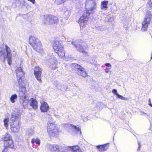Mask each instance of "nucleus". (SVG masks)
<instances>
[{
	"instance_id": "1",
	"label": "nucleus",
	"mask_w": 152,
	"mask_h": 152,
	"mask_svg": "<svg viewBox=\"0 0 152 152\" xmlns=\"http://www.w3.org/2000/svg\"><path fill=\"white\" fill-rule=\"evenodd\" d=\"M18 85L19 91L18 96L21 99L26 98L25 94L26 88L24 85V79L25 77V73L21 67H18L15 70Z\"/></svg>"
},
{
	"instance_id": "2",
	"label": "nucleus",
	"mask_w": 152,
	"mask_h": 152,
	"mask_svg": "<svg viewBox=\"0 0 152 152\" xmlns=\"http://www.w3.org/2000/svg\"><path fill=\"white\" fill-rule=\"evenodd\" d=\"M29 43L34 50L41 53H44L41 42L38 39L31 36L29 38Z\"/></svg>"
},
{
	"instance_id": "3",
	"label": "nucleus",
	"mask_w": 152,
	"mask_h": 152,
	"mask_svg": "<svg viewBox=\"0 0 152 152\" xmlns=\"http://www.w3.org/2000/svg\"><path fill=\"white\" fill-rule=\"evenodd\" d=\"M52 45L55 52L58 54L59 58H62L65 56L64 46L60 41L54 40L52 41Z\"/></svg>"
},
{
	"instance_id": "4",
	"label": "nucleus",
	"mask_w": 152,
	"mask_h": 152,
	"mask_svg": "<svg viewBox=\"0 0 152 152\" xmlns=\"http://www.w3.org/2000/svg\"><path fill=\"white\" fill-rule=\"evenodd\" d=\"M148 11L143 21L142 22L141 30L143 31L148 30V26L150 23L152 18V8Z\"/></svg>"
},
{
	"instance_id": "5",
	"label": "nucleus",
	"mask_w": 152,
	"mask_h": 152,
	"mask_svg": "<svg viewBox=\"0 0 152 152\" xmlns=\"http://www.w3.org/2000/svg\"><path fill=\"white\" fill-rule=\"evenodd\" d=\"M10 120V128L11 131L13 132H18L20 126L18 117L14 115H12Z\"/></svg>"
},
{
	"instance_id": "6",
	"label": "nucleus",
	"mask_w": 152,
	"mask_h": 152,
	"mask_svg": "<svg viewBox=\"0 0 152 152\" xmlns=\"http://www.w3.org/2000/svg\"><path fill=\"white\" fill-rule=\"evenodd\" d=\"M4 142V148L8 149V148H13L14 143L12 139V136L9 133H6L2 138Z\"/></svg>"
},
{
	"instance_id": "7",
	"label": "nucleus",
	"mask_w": 152,
	"mask_h": 152,
	"mask_svg": "<svg viewBox=\"0 0 152 152\" xmlns=\"http://www.w3.org/2000/svg\"><path fill=\"white\" fill-rule=\"evenodd\" d=\"M47 129L50 138L57 137L60 132V130L56 125L52 123L48 124Z\"/></svg>"
},
{
	"instance_id": "8",
	"label": "nucleus",
	"mask_w": 152,
	"mask_h": 152,
	"mask_svg": "<svg viewBox=\"0 0 152 152\" xmlns=\"http://www.w3.org/2000/svg\"><path fill=\"white\" fill-rule=\"evenodd\" d=\"M74 70L79 76L85 78L88 76L87 73L85 70V69L81 65L77 64H74Z\"/></svg>"
},
{
	"instance_id": "9",
	"label": "nucleus",
	"mask_w": 152,
	"mask_h": 152,
	"mask_svg": "<svg viewBox=\"0 0 152 152\" xmlns=\"http://www.w3.org/2000/svg\"><path fill=\"white\" fill-rule=\"evenodd\" d=\"M34 74L35 77L39 82L42 83V69L39 66H36L34 68Z\"/></svg>"
},
{
	"instance_id": "10",
	"label": "nucleus",
	"mask_w": 152,
	"mask_h": 152,
	"mask_svg": "<svg viewBox=\"0 0 152 152\" xmlns=\"http://www.w3.org/2000/svg\"><path fill=\"white\" fill-rule=\"evenodd\" d=\"M5 49L6 52V57L7 58V63L10 66L12 64V54L11 50L10 48L6 45H5Z\"/></svg>"
},
{
	"instance_id": "11",
	"label": "nucleus",
	"mask_w": 152,
	"mask_h": 152,
	"mask_svg": "<svg viewBox=\"0 0 152 152\" xmlns=\"http://www.w3.org/2000/svg\"><path fill=\"white\" fill-rule=\"evenodd\" d=\"M77 50L79 52L83 53V54L86 56L88 55V52L86 51L87 47L86 46L79 45H75Z\"/></svg>"
},
{
	"instance_id": "12",
	"label": "nucleus",
	"mask_w": 152,
	"mask_h": 152,
	"mask_svg": "<svg viewBox=\"0 0 152 152\" xmlns=\"http://www.w3.org/2000/svg\"><path fill=\"white\" fill-rule=\"evenodd\" d=\"M90 13L88 12L84 13L79 19L78 22L79 24H81L82 23H84L88 21V16Z\"/></svg>"
},
{
	"instance_id": "13",
	"label": "nucleus",
	"mask_w": 152,
	"mask_h": 152,
	"mask_svg": "<svg viewBox=\"0 0 152 152\" xmlns=\"http://www.w3.org/2000/svg\"><path fill=\"white\" fill-rule=\"evenodd\" d=\"M49 107L48 104L44 101L41 103L40 109L41 112L43 113L47 112L49 110Z\"/></svg>"
},
{
	"instance_id": "14",
	"label": "nucleus",
	"mask_w": 152,
	"mask_h": 152,
	"mask_svg": "<svg viewBox=\"0 0 152 152\" xmlns=\"http://www.w3.org/2000/svg\"><path fill=\"white\" fill-rule=\"evenodd\" d=\"M66 148L70 150L69 152H83L80 147L78 145L66 147Z\"/></svg>"
},
{
	"instance_id": "15",
	"label": "nucleus",
	"mask_w": 152,
	"mask_h": 152,
	"mask_svg": "<svg viewBox=\"0 0 152 152\" xmlns=\"http://www.w3.org/2000/svg\"><path fill=\"white\" fill-rule=\"evenodd\" d=\"M109 147V143L103 145H98L96 146L97 149L99 151L103 152L107 150Z\"/></svg>"
},
{
	"instance_id": "16",
	"label": "nucleus",
	"mask_w": 152,
	"mask_h": 152,
	"mask_svg": "<svg viewBox=\"0 0 152 152\" xmlns=\"http://www.w3.org/2000/svg\"><path fill=\"white\" fill-rule=\"evenodd\" d=\"M38 102L35 99L31 98L30 105L33 109L34 110L37 109L38 108Z\"/></svg>"
},
{
	"instance_id": "17",
	"label": "nucleus",
	"mask_w": 152,
	"mask_h": 152,
	"mask_svg": "<svg viewBox=\"0 0 152 152\" xmlns=\"http://www.w3.org/2000/svg\"><path fill=\"white\" fill-rule=\"evenodd\" d=\"M108 1L104 0L101 2V8L102 10H106L108 8Z\"/></svg>"
},
{
	"instance_id": "18",
	"label": "nucleus",
	"mask_w": 152,
	"mask_h": 152,
	"mask_svg": "<svg viewBox=\"0 0 152 152\" xmlns=\"http://www.w3.org/2000/svg\"><path fill=\"white\" fill-rule=\"evenodd\" d=\"M51 15H48L45 16L44 18L43 19V22L45 24L48 23L50 25V22H51Z\"/></svg>"
},
{
	"instance_id": "19",
	"label": "nucleus",
	"mask_w": 152,
	"mask_h": 152,
	"mask_svg": "<svg viewBox=\"0 0 152 152\" xmlns=\"http://www.w3.org/2000/svg\"><path fill=\"white\" fill-rule=\"evenodd\" d=\"M51 18L50 25L53 24L58 22V19L57 17L51 15Z\"/></svg>"
},
{
	"instance_id": "20",
	"label": "nucleus",
	"mask_w": 152,
	"mask_h": 152,
	"mask_svg": "<svg viewBox=\"0 0 152 152\" xmlns=\"http://www.w3.org/2000/svg\"><path fill=\"white\" fill-rule=\"evenodd\" d=\"M57 62L56 61H54L50 63V67L52 70H54L57 68Z\"/></svg>"
},
{
	"instance_id": "21",
	"label": "nucleus",
	"mask_w": 152,
	"mask_h": 152,
	"mask_svg": "<svg viewBox=\"0 0 152 152\" xmlns=\"http://www.w3.org/2000/svg\"><path fill=\"white\" fill-rule=\"evenodd\" d=\"M6 53L5 51L4 50L0 51V58L1 60H3V62H4L6 59Z\"/></svg>"
},
{
	"instance_id": "22",
	"label": "nucleus",
	"mask_w": 152,
	"mask_h": 152,
	"mask_svg": "<svg viewBox=\"0 0 152 152\" xmlns=\"http://www.w3.org/2000/svg\"><path fill=\"white\" fill-rule=\"evenodd\" d=\"M31 142L33 144L35 142L36 144L39 145L40 144V140L38 138H37L36 139L33 138L31 140Z\"/></svg>"
},
{
	"instance_id": "23",
	"label": "nucleus",
	"mask_w": 152,
	"mask_h": 152,
	"mask_svg": "<svg viewBox=\"0 0 152 152\" xmlns=\"http://www.w3.org/2000/svg\"><path fill=\"white\" fill-rule=\"evenodd\" d=\"M17 98L18 96L16 94H15L12 95L10 98V100L11 102L12 103H14L15 102V99H17Z\"/></svg>"
},
{
	"instance_id": "24",
	"label": "nucleus",
	"mask_w": 152,
	"mask_h": 152,
	"mask_svg": "<svg viewBox=\"0 0 152 152\" xmlns=\"http://www.w3.org/2000/svg\"><path fill=\"white\" fill-rule=\"evenodd\" d=\"M69 124L70 125V126L72 128L75 129V130L77 131V132H80V133H81V129L79 127H77L76 126L71 124Z\"/></svg>"
},
{
	"instance_id": "25",
	"label": "nucleus",
	"mask_w": 152,
	"mask_h": 152,
	"mask_svg": "<svg viewBox=\"0 0 152 152\" xmlns=\"http://www.w3.org/2000/svg\"><path fill=\"white\" fill-rule=\"evenodd\" d=\"M9 119L8 118L5 119L4 120V125L7 129L8 128Z\"/></svg>"
},
{
	"instance_id": "26",
	"label": "nucleus",
	"mask_w": 152,
	"mask_h": 152,
	"mask_svg": "<svg viewBox=\"0 0 152 152\" xmlns=\"http://www.w3.org/2000/svg\"><path fill=\"white\" fill-rule=\"evenodd\" d=\"M117 96L118 98L120 99H121L127 100L128 99L124 97L123 96L120 95L119 94H117Z\"/></svg>"
},
{
	"instance_id": "27",
	"label": "nucleus",
	"mask_w": 152,
	"mask_h": 152,
	"mask_svg": "<svg viewBox=\"0 0 152 152\" xmlns=\"http://www.w3.org/2000/svg\"><path fill=\"white\" fill-rule=\"evenodd\" d=\"M112 91L113 93L115 94L116 96H117V94H118L117 93V90L115 89H113L112 90Z\"/></svg>"
},
{
	"instance_id": "28",
	"label": "nucleus",
	"mask_w": 152,
	"mask_h": 152,
	"mask_svg": "<svg viewBox=\"0 0 152 152\" xmlns=\"http://www.w3.org/2000/svg\"><path fill=\"white\" fill-rule=\"evenodd\" d=\"M105 65L107 67H111V64L109 63H106L105 64Z\"/></svg>"
},
{
	"instance_id": "29",
	"label": "nucleus",
	"mask_w": 152,
	"mask_h": 152,
	"mask_svg": "<svg viewBox=\"0 0 152 152\" xmlns=\"http://www.w3.org/2000/svg\"><path fill=\"white\" fill-rule=\"evenodd\" d=\"M105 72L106 73H108L110 72V68H106L105 69Z\"/></svg>"
},
{
	"instance_id": "30",
	"label": "nucleus",
	"mask_w": 152,
	"mask_h": 152,
	"mask_svg": "<svg viewBox=\"0 0 152 152\" xmlns=\"http://www.w3.org/2000/svg\"><path fill=\"white\" fill-rule=\"evenodd\" d=\"M8 150V149L6 148L5 149V148H4L3 150H2V152H7Z\"/></svg>"
},
{
	"instance_id": "31",
	"label": "nucleus",
	"mask_w": 152,
	"mask_h": 152,
	"mask_svg": "<svg viewBox=\"0 0 152 152\" xmlns=\"http://www.w3.org/2000/svg\"><path fill=\"white\" fill-rule=\"evenodd\" d=\"M32 3L33 4H34L35 3V0H27Z\"/></svg>"
},
{
	"instance_id": "32",
	"label": "nucleus",
	"mask_w": 152,
	"mask_h": 152,
	"mask_svg": "<svg viewBox=\"0 0 152 152\" xmlns=\"http://www.w3.org/2000/svg\"><path fill=\"white\" fill-rule=\"evenodd\" d=\"M148 101H149V103L148 104L151 106L152 107V104H151V99L149 98L148 99Z\"/></svg>"
},
{
	"instance_id": "33",
	"label": "nucleus",
	"mask_w": 152,
	"mask_h": 152,
	"mask_svg": "<svg viewBox=\"0 0 152 152\" xmlns=\"http://www.w3.org/2000/svg\"><path fill=\"white\" fill-rule=\"evenodd\" d=\"M138 145H139V147H138V150H139L140 148L141 145H140V143H138Z\"/></svg>"
}]
</instances>
